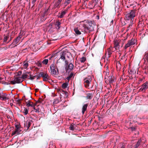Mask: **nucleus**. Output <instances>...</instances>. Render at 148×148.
<instances>
[{
	"label": "nucleus",
	"mask_w": 148,
	"mask_h": 148,
	"mask_svg": "<svg viewBox=\"0 0 148 148\" xmlns=\"http://www.w3.org/2000/svg\"><path fill=\"white\" fill-rule=\"evenodd\" d=\"M38 90H39V89H38V88L35 89V91H36V92H37V91H38Z\"/></svg>",
	"instance_id": "obj_55"
},
{
	"label": "nucleus",
	"mask_w": 148,
	"mask_h": 148,
	"mask_svg": "<svg viewBox=\"0 0 148 148\" xmlns=\"http://www.w3.org/2000/svg\"><path fill=\"white\" fill-rule=\"evenodd\" d=\"M108 81L110 84H112L115 81V77L113 76H109L108 77Z\"/></svg>",
	"instance_id": "obj_13"
},
{
	"label": "nucleus",
	"mask_w": 148,
	"mask_h": 148,
	"mask_svg": "<svg viewBox=\"0 0 148 148\" xmlns=\"http://www.w3.org/2000/svg\"><path fill=\"white\" fill-rule=\"evenodd\" d=\"M16 0H13L12 1V3H14Z\"/></svg>",
	"instance_id": "obj_56"
},
{
	"label": "nucleus",
	"mask_w": 148,
	"mask_h": 148,
	"mask_svg": "<svg viewBox=\"0 0 148 148\" xmlns=\"http://www.w3.org/2000/svg\"><path fill=\"white\" fill-rule=\"evenodd\" d=\"M114 47L116 49H117L119 46V43L117 41H115L114 43Z\"/></svg>",
	"instance_id": "obj_25"
},
{
	"label": "nucleus",
	"mask_w": 148,
	"mask_h": 148,
	"mask_svg": "<svg viewBox=\"0 0 148 148\" xmlns=\"http://www.w3.org/2000/svg\"><path fill=\"white\" fill-rule=\"evenodd\" d=\"M73 73H70L68 77H66V79L67 80L69 81L70 79L73 76Z\"/></svg>",
	"instance_id": "obj_29"
},
{
	"label": "nucleus",
	"mask_w": 148,
	"mask_h": 148,
	"mask_svg": "<svg viewBox=\"0 0 148 148\" xmlns=\"http://www.w3.org/2000/svg\"><path fill=\"white\" fill-rule=\"evenodd\" d=\"M65 66H67L68 64V62L66 60H65Z\"/></svg>",
	"instance_id": "obj_45"
},
{
	"label": "nucleus",
	"mask_w": 148,
	"mask_h": 148,
	"mask_svg": "<svg viewBox=\"0 0 148 148\" xmlns=\"http://www.w3.org/2000/svg\"><path fill=\"white\" fill-rule=\"evenodd\" d=\"M66 13V12L65 11H63L61 13H59V14L60 15L58 16V17L60 18H63L64 16Z\"/></svg>",
	"instance_id": "obj_19"
},
{
	"label": "nucleus",
	"mask_w": 148,
	"mask_h": 148,
	"mask_svg": "<svg viewBox=\"0 0 148 148\" xmlns=\"http://www.w3.org/2000/svg\"><path fill=\"white\" fill-rule=\"evenodd\" d=\"M34 109L35 110V111L36 112H38V113L40 112V111L39 110V108H37V109H36L35 108H34Z\"/></svg>",
	"instance_id": "obj_38"
},
{
	"label": "nucleus",
	"mask_w": 148,
	"mask_h": 148,
	"mask_svg": "<svg viewBox=\"0 0 148 148\" xmlns=\"http://www.w3.org/2000/svg\"><path fill=\"white\" fill-rule=\"evenodd\" d=\"M21 130H20V128L18 129H15L14 131L12 132V135L13 136L16 134H21Z\"/></svg>",
	"instance_id": "obj_12"
},
{
	"label": "nucleus",
	"mask_w": 148,
	"mask_h": 148,
	"mask_svg": "<svg viewBox=\"0 0 148 148\" xmlns=\"http://www.w3.org/2000/svg\"><path fill=\"white\" fill-rule=\"evenodd\" d=\"M125 148V146L124 145H122L121 147V148Z\"/></svg>",
	"instance_id": "obj_54"
},
{
	"label": "nucleus",
	"mask_w": 148,
	"mask_h": 148,
	"mask_svg": "<svg viewBox=\"0 0 148 148\" xmlns=\"http://www.w3.org/2000/svg\"><path fill=\"white\" fill-rule=\"evenodd\" d=\"M73 65L72 63H70L67 66H65L66 72H69L71 71L73 68Z\"/></svg>",
	"instance_id": "obj_10"
},
{
	"label": "nucleus",
	"mask_w": 148,
	"mask_h": 148,
	"mask_svg": "<svg viewBox=\"0 0 148 148\" xmlns=\"http://www.w3.org/2000/svg\"><path fill=\"white\" fill-rule=\"evenodd\" d=\"M28 79H30L31 80H33L34 79V78H33L31 75H30L29 77H28Z\"/></svg>",
	"instance_id": "obj_42"
},
{
	"label": "nucleus",
	"mask_w": 148,
	"mask_h": 148,
	"mask_svg": "<svg viewBox=\"0 0 148 148\" xmlns=\"http://www.w3.org/2000/svg\"><path fill=\"white\" fill-rule=\"evenodd\" d=\"M128 98H129L128 96H127V97H126V99H128Z\"/></svg>",
	"instance_id": "obj_60"
},
{
	"label": "nucleus",
	"mask_w": 148,
	"mask_h": 148,
	"mask_svg": "<svg viewBox=\"0 0 148 148\" xmlns=\"http://www.w3.org/2000/svg\"><path fill=\"white\" fill-rule=\"evenodd\" d=\"M21 78H22L23 79H25L26 78V76L25 75V74H23L21 77Z\"/></svg>",
	"instance_id": "obj_43"
},
{
	"label": "nucleus",
	"mask_w": 148,
	"mask_h": 148,
	"mask_svg": "<svg viewBox=\"0 0 148 148\" xmlns=\"http://www.w3.org/2000/svg\"><path fill=\"white\" fill-rule=\"evenodd\" d=\"M48 27H50V29L52 28V23L49 24L48 25Z\"/></svg>",
	"instance_id": "obj_47"
},
{
	"label": "nucleus",
	"mask_w": 148,
	"mask_h": 148,
	"mask_svg": "<svg viewBox=\"0 0 148 148\" xmlns=\"http://www.w3.org/2000/svg\"><path fill=\"white\" fill-rule=\"evenodd\" d=\"M135 12L134 10H131L130 13L127 14L125 18L127 20H131V22H133V19L135 16Z\"/></svg>",
	"instance_id": "obj_2"
},
{
	"label": "nucleus",
	"mask_w": 148,
	"mask_h": 148,
	"mask_svg": "<svg viewBox=\"0 0 148 148\" xmlns=\"http://www.w3.org/2000/svg\"><path fill=\"white\" fill-rule=\"evenodd\" d=\"M21 37L22 36L21 35L17 37L16 38L13 40V42L9 46V47L12 48L16 46V44H17L18 42L20 40L21 38Z\"/></svg>",
	"instance_id": "obj_5"
},
{
	"label": "nucleus",
	"mask_w": 148,
	"mask_h": 148,
	"mask_svg": "<svg viewBox=\"0 0 148 148\" xmlns=\"http://www.w3.org/2000/svg\"><path fill=\"white\" fill-rule=\"evenodd\" d=\"M60 101V100L58 99H56L54 100L53 103L54 104H57Z\"/></svg>",
	"instance_id": "obj_35"
},
{
	"label": "nucleus",
	"mask_w": 148,
	"mask_h": 148,
	"mask_svg": "<svg viewBox=\"0 0 148 148\" xmlns=\"http://www.w3.org/2000/svg\"><path fill=\"white\" fill-rule=\"evenodd\" d=\"M94 25L91 21H85L84 23L83 24L84 31L86 32L90 33L94 30Z\"/></svg>",
	"instance_id": "obj_1"
},
{
	"label": "nucleus",
	"mask_w": 148,
	"mask_h": 148,
	"mask_svg": "<svg viewBox=\"0 0 148 148\" xmlns=\"http://www.w3.org/2000/svg\"><path fill=\"white\" fill-rule=\"evenodd\" d=\"M28 110L27 108H25L23 110V112L24 113L25 115H27L28 113Z\"/></svg>",
	"instance_id": "obj_32"
},
{
	"label": "nucleus",
	"mask_w": 148,
	"mask_h": 148,
	"mask_svg": "<svg viewBox=\"0 0 148 148\" xmlns=\"http://www.w3.org/2000/svg\"><path fill=\"white\" fill-rule=\"evenodd\" d=\"M132 131H134L136 130V128L135 127H131L130 128Z\"/></svg>",
	"instance_id": "obj_39"
},
{
	"label": "nucleus",
	"mask_w": 148,
	"mask_h": 148,
	"mask_svg": "<svg viewBox=\"0 0 148 148\" xmlns=\"http://www.w3.org/2000/svg\"><path fill=\"white\" fill-rule=\"evenodd\" d=\"M134 44V39H132L131 40H130L128 41L127 43L125 45L124 48L125 49H126L128 47Z\"/></svg>",
	"instance_id": "obj_9"
},
{
	"label": "nucleus",
	"mask_w": 148,
	"mask_h": 148,
	"mask_svg": "<svg viewBox=\"0 0 148 148\" xmlns=\"http://www.w3.org/2000/svg\"><path fill=\"white\" fill-rule=\"evenodd\" d=\"M75 125L73 124H71L69 127V129L72 130H74L75 129Z\"/></svg>",
	"instance_id": "obj_26"
},
{
	"label": "nucleus",
	"mask_w": 148,
	"mask_h": 148,
	"mask_svg": "<svg viewBox=\"0 0 148 148\" xmlns=\"http://www.w3.org/2000/svg\"><path fill=\"white\" fill-rule=\"evenodd\" d=\"M32 3L33 4H34L35 2L36 1V0H32Z\"/></svg>",
	"instance_id": "obj_50"
},
{
	"label": "nucleus",
	"mask_w": 148,
	"mask_h": 148,
	"mask_svg": "<svg viewBox=\"0 0 148 148\" xmlns=\"http://www.w3.org/2000/svg\"><path fill=\"white\" fill-rule=\"evenodd\" d=\"M43 75V72H40L39 74H38V75H37V76H36L37 79H38L41 77H42Z\"/></svg>",
	"instance_id": "obj_24"
},
{
	"label": "nucleus",
	"mask_w": 148,
	"mask_h": 148,
	"mask_svg": "<svg viewBox=\"0 0 148 148\" xmlns=\"http://www.w3.org/2000/svg\"><path fill=\"white\" fill-rule=\"evenodd\" d=\"M42 65V63L40 62H38V66L40 67Z\"/></svg>",
	"instance_id": "obj_48"
},
{
	"label": "nucleus",
	"mask_w": 148,
	"mask_h": 148,
	"mask_svg": "<svg viewBox=\"0 0 148 148\" xmlns=\"http://www.w3.org/2000/svg\"><path fill=\"white\" fill-rule=\"evenodd\" d=\"M141 142V139L139 140L137 142L136 144L134 146V148H137L140 145V143Z\"/></svg>",
	"instance_id": "obj_22"
},
{
	"label": "nucleus",
	"mask_w": 148,
	"mask_h": 148,
	"mask_svg": "<svg viewBox=\"0 0 148 148\" xmlns=\"http://www.w3.org/2000/svg\"><path fill=\"white\" fill-rule=\"evenodd\" d=\"M97 4L96 0H92L91 3L90 2L88 3V5L90 8H92Z\"/></svg>",
	"instance_id": "obj_11"
},
{
	"label": "nucleus",
	"mask_w": 148,
	"mask_h": 148,
	"mask_svg": "<svg viewBox=\"0 0 148 148\" xmlns=\"http://www.w3.org/2000/svg\"><path fill=\"white\" fill-rule=\"evenodd\" d=\"M108 55H110L112 54V53L110 51H108Z\"/></svg>",
	"instance_id": "obj_49"
},
{
	"label": "nucleus",
	"mask_w": 148,
	"mask_h": 148,
	"mask_svg": "<svg viewBox=\"0 0 148 148\" xmlns=\"http://www.w3.org/2000/svg\"><path fill=\"white\" fill-rule=\"evenodd\" d=\"M88 104L87 103L84 104L82 107V112L83 114H84L85 111L86 110L88 106Z\"/></svg>",
	"instance_id": "obj_15"
},
{
	"label": "nucleus",
	"mask_w": 148,
	"mask_h": 148,
	"mask_svg": "<svg viewBox=\"0 0 148 148\" xmlns=\"http://www.w3.org/2000/svg\"><path fill=\"white\" fill-rule=\"evenodd\" d=\"M62 91L64 93H64L65 95V96H67V94L68 93L67 92H65L63 90H62Z\"/></svg>",
	"instance_id": "obj_46"
},
{
	"label": "nucleus",
	"mask_w": 148,
	"mask_h": 148,
	"mask_svg": "<svg viewBox=\"0 0 148 148\" xmlns=\"http://www.w3.org/2000/svg\"><path fill=\"white\" fill-rule=\"evenodd\" d=\"M15 127L16 128L15 129H18L20 128V126L18 125H15Z\"/></svg>",
	"instance_id": "obj_44"
},
{
	"label": "nucleus",
	"mask_w": 148,
	"mask_h": 148,
	"mask_svg": "<svg viewBox=\"0 0 148 148\" xmlns=\"http://www.w3.org/2000/svg\"><path fill=\"white\" fill-rule=\"evenodd\" d=\"M48 62V59H45L42 62V63L43 64L46 65L47 64Z\"/></svg>",
	"instance_id": "obj_33"
},
{
	"label": "nucleus",
	"mask_w": 148,
	"mask_h": 148,
	"mask_svg": "<svg viewBox=\"0 0 148 148\" xmlns=\"http://www.w3.org/2000/svg\"><path fill=\"white\" fill-rule=\"evenodd\" d=\"M61 23L59 21H57L55 22V25L58 27L57 29H59L61 27Z\"/></svg>",
	"instance_id": "obj_18"
},
{
	"label": "nucleus",
	"mask_w": 148,
	"mask_h": 148,
	"mask_svg": "<svg viewBox=\"0 0 148 148\" xmlns=\"http://www.w3.org/2000/svg\"><path fill=\"white\" fill-rule=\"evenodd\" d=\"M110 55H108V59H107V60H108V58H110Z\"/></svg>",
	"instance_id": "obj_57"
},
{
	"label": "nucleus",
	"mask_w": 148,
	"mask_h": 148,
	"mask_svg": "<svg viewBox=\"0 0 148 148\" xmlns=\"http://www.w3.org/2000/svg\"><path fill=\"white\" fill-rule=\"evenodd\" d=\"M43 78V81H47L49 79V76L47 73L44 74L43 73V75L42 77Z\"/></svg>",
	"instance_id": "obj_14"
},
{
	"label": "nucleus",
	"mask_w": 148,
	"mask_h": 148,
	"mask_svg": "<svg viewBox=\"0 0 148 148\" xmlns=\"http://www.w3.org/2000/svg\"><path fill=\"white\" fill-rule=\"evenodd\" d=\"M8 97H7V95L5 93H3L0 91V99L2 101H5L8 99Z\"/></svg>",
	"instance_id": "obj_7"
},
{
	"label": "nucleus",
	"mask_w": 148,
	"mask_h": 148,
	"mask_svg": "<svg viewBox=\"0 0 148 148\" xmlns=\"http://www.w3.org/2000/svg\"><path fill=\"white\" fill-rule=\"evenodd\" d=\"M92 79L90 76H88V77L85 78L84 79V83L85 86L86 88H88L89 86L90 82H91Z\"/></svg>",
	"instance_id": "obj_6"
},
{
	"label": "nucleus",
	"mask_w": 148,
	"mask_h": 148,
	"mask_svg": "<svg viewBox=\"0 0 148 148\" xmlns=\"http://www.w3.org/2000/svg\"><path fill=\"white\" fill-rule=\"evenodd\" d=\"M74 30L75 34L77 35H79L81 34L79 30L77 28H74Z\"/></svg>",
	"instance_id": "obj_20"
},
{
	"label": "nucleus",
	"mask_w": 148,
	"mask_h": 148,
	"mask_svg": "<svg viewBox=\"0 0 148 148\" xmlns=\"http://www.w3.org/2000/svg\"><path fill=\"white\" fill-rule=\"evenodd\" d=\"M25 74V75L26 76V78H27V79H28V77H29V76H28V75H27V74Z\"/></svg>",
	"instance_id": "obj_51"
},
{
	"label": "nucleus",
	"mask_w": 148,
	"mask_h": 148,
	"mask_svg": "<svg viewBox=\"0 0 148 148\" xmlns=\"http://www.w3.org/2000/svg\"><path fill=\"white\" fill-rule=\"evenodd\" d=\"M86 60V58L84 57H82L80 59V61L81 62L84 63Z\"/></svg>",
	"instance_id": "obj_31"
},
{
	"label": "nucleus",
	"mask_w": 148,
	"mask_h": 148,
	"mask_svg": "<svg viewBox=\"0 0 148 148\" xmlns=\"http://www.w3.org/2000/svg\"><path fill=\"white\" fill-rule=\"evenodd\" d=\"M144 58L145 60H146V61L148 62V55L145 54L144 56Z\"/></svg>",
	"instance_id": "obj_37"
},
{
	"label": "nucleus",
	"mask_w": 148,
	"mask_h": 148,
	"mask_svg": "<svg viewBox=\"0 0 148 148\" xmlns=\"http://www.w3.org/2000/svg\"><path fill=\"white\" fill-rule=\"evenodd\" d=\"M23 1H24V0H20V1H21V3H22L23 2Z\"/></svg>",
	"instance_id": "obj_58"
},
{
	"label": "nucleus",
	"mask_w": 148,
	"mask_h": 148,
	"mask_svg": "<svg viewBox=\"0 0 148 148\" xmlns=\"http://www.w3.org/2000/svg\"><path fill=\"white\" fill-rule=\"evenodd\" d=\"M86 98L88 99H91L93 97V94L92 93H87L86 94Z\"/></svg>",
	"instance_id": "obj_16"
},
{
	"label": "nucleus",
	"mask_w": 148,
	"mask_h": 148,
	"mask_svg": "<svg viewBox=\"0 0 148 148\" xmlns=\"http://www.w3.org/2000/svg\"><path fill=\"white\" fill-rule=\"evenodd\" d=\"M62 0H58V1L57 2V3H56L55 5V6L56 8H59V5L61 1Z\"/></svg>",
	"instance_id": "obj_23"
},
{
	"label": "nucleus",
	"mask_w": 148,
	"mask_h": 148,
	"mask_svg": "<svg viewBox=\"0 0 148 148\" xmlns=\"http://www.w3.org/2000/svg\"><path fill=\"white\" fill-rule=\"evenodd\" d=\"M113 20H112V21H111V23H113Z\"/></svg>",
	"instance_id": "obj_63"
},
{
	"label": "nucleus",
	"mask_w": 148,
	"mask_h": 148,
	"mask_svg": "<svg viewBox=\"0 0 148 148\" xmlns=\"http://www.w3.org/2000/svg\"><path fill=\"white\" fill-rule=\"evenodd\" d=\"M50 70L51 74L53 75H57L58 74V68L55 66L53 64H52L50 66Z\"/></svg>",
	"instance_id": "obj_3"
},
{
	"label": "nucleus",
	"mask_w": 148,
	"mask_h": 148,
	"mask_svg": "<svg viewBox=\"0 0 148 148\" xmlns=\"http://www.w3.org/2000/svg\"><path fill=\"white\" fill-rule=\"evenodd\" d=\"M33 78H34V79H35V77H36V76H32Z\"/></svg>",
	"instance_id": "obj_59"
},
{
	"label": "nucleus",
	"mask_w": 148,
	"mask_h": 148,
	"mask_svg": "<svg viewBox=\"0 0 148 148\" xmlns=\"http://www.w3.org/2000/svg\"><path fill=\"white\" fill-rule=\"evenodd\" d=\"M31 125V123L29 121H28L26 123V126L27 127V129H29Z\"/></svg>",
	"instance_id": "obj_34"
},
{
	"label": "nucleus",
	"mask_w": 148,
	"mask_h": 148,
	"mask_svg": "<svg viewBox=\"0 0 148 148\" xmlns=\"http://www.w3.org/2000/svg\"><path fill=\"white\" fill-rule=\"evenodd\" d=\"M26 106L27 107H33L34 106L33 105V103L29 100L27 102H26Z\"/></svg>",
	"instance_id": "obj_17"
},
{
	"label": "nucleus",
	"mask_w": 148,
	"mask_h": 148,
	"mask_svg": "<svg viewBox=\"0 0 148 148\" xmlns=\"http://www.w3.org/2000/svg\"><path fill=\"white\" fill-rule=\"evenodd\" d=\"M22 80L21 79V77H15L14 79V80L11 81L10 82V83H8L5 82V84L8 85L10 84H19L22 82Z\"/></svg>",
	"instance_id": "obj_4"
},
{
	"label": "nucleus",
	"mask_w": 148,
	"mask_h": 148,
	"mask_svg": "<svg viewBox=\"0 0 148 148\" xmlns=\"http://www.w3.org/2000/svg\"><path fill=\"white\" fill-rule=\"evenodd\" d=\"M9 38V36H4L3 38V42L5 43H6L7 42V41L8 40Z\"/></svg>",
	"instance_id": "obj_27"
},
{
	"label": "nucleus",
	"mask_w": 148,
	"mask_h": 148,
	"mask_svg": "<svg viewBox=\"0 0 148 148\" xmlns=\"http://www.w3.org/2000/svg\"><path fill=\"white\" fill-rule=\"evenodd\" d=\"M25 74H29L30 75H31V73L30 72H25Z\"/></svg>",
	"instance_id": "obj_52"
},
{
	"label": "nucleus",
	"mask_w": 148,
	"mask_h": 148,
	"mask_svg": "<svg viewBox=\"0 0 148 148\" xmlns=\"http://www.w3.org/2000/svg\"><path fill=\"white\" fill-rule=\"evenodd\" d=\"M148 88V82H146L144 83L139 89L140 91L145 92Z\"/></svg>",
	"instance_id": "obj_8"
},
{
	"label": "nucleus",
	"mask_w": 148,
	"mask_h": 148,
	"mask_svg": "<svg viewBox=\"0 0 148 148\" xmlns=\"http://www.w3.org/2000/svg\"><path fill=\"white\" fill-rule=\"evenodd\" d=\"M68 86V84L67 83H64L62 84V87L63 88H66Z\"/></svg>",
	"instance_id": "obj_28"
},
{
	"label": "nucleus",
	"mask_w": 148,
	"mask_h": 148,
	"mask_svg": "<svg viewBox=\"0 0 148 148\" xmlns=\"http://www.w3.org/2000/svg\"><path fill=\"white\" fill-rule=\"evenodd\" d=\"M97 19H99V16H97Z\"/></svg>",
	"instance_id": "obj_62"
},
{
	"label": "nucleus",
	"mask_w": 148,
	"mask_h": 148,
	"mask_svg": "<svg viewBox=\"0 0 148 148\" xmlns=\"http://www.w3.org/2000/svg\"><path fill=\"white\" fill-rule=\"evenodd\" d=\"M43 100L41 99H40L37 101V102L38 103H42V102Z\"/></svg>",
	"instance_id": "obj_41"
},
{
	"label": "nucleus",
	"mask_w": 148,
	"mask_h": 148,
	"mask_svg": "<svg viewBox=\"0 0 148 148\" xmlns=\"http://www.w3.org/2000/svg\"><path fill=\"white\" fill-rule=\"evenodd\" d=\"M28 63L26 62L24 64L23 66L24 67L27 68L28 66Z\"/></svg>",
	"instance_id": "obj_40"
},
{
	"label": "nucleus",
	"mask_w": 148,
	"mask_h": 148,
	"mask_svg": "<svg viewBox=\"0 0 148 148\" xmlns=\"http://www.w3.org/2000/svg\"><path fill=\"white\" fill-rule=\"evenodd\" d=\"M12 37H10V39L9 40V41H8V42H7V43H9V42H10V41L11 40V39H12Z\"/></svg>",
	"instance_id": "obj_53"
},
{
	"label": "nucleus",
	"mask_w": 148,
	"mask_h": 148,
	"mask_svg": "<svg viewBox=\"0 0 148 148\" xmlns=\"http://www.w3.org/2000/svg\"><path fill=\"white\" fill-rule=\"evenodd\" d=\"M45 14H43L42 16L41 17L40 19L42 21H45L46 19V18H45Z\"/></svg>",
	"instance_id": "obj_30"
},
{
	"label": "nucleus",
	"mask_w": 148,
	"mask_h": 148,
	"mask_svg": "<svg viewBox=\"0 0 148 148\" xmlns=\"http://www.w3.org/2000/svg\"><path fill=\"white\" fill-rule=\"evenodd\" d=\"M129 26H132V24L131 23H130V24H129Z\"/></svg>",
	"instance_id": "obj_61"
},
{
	"label": "nucleus",
	"mask_w": 148,
	"mask_h": 148,
	"mask_svg": "<svg viewBox=\"0 0 148 148\" xmlns=\"http://www.w3.org/2000/svg\"><path fill=\"white\" fill-rule=\"evenodd\" d=\"M52 56H51L50 58H49V60H50L51 59V58H52Z\"/></svg>",
	"instance_id": "obj_64"
},
{
	"label": "nucleus",
	"mask_w": 148,
	"mask_h": 148,
	"mask_svg": "<svg viewBox=\"0 0 148 148\" xmlns=\"http://www.w3.org/2000/svg\"><path fill=\"white\" fill-rule=\"evenodd\" d=\"M120 8L119 6H116L115 7V10L116 12H118Z\"/></svg>",
	"instance_id": "obj_36"
},
{
	"label": "nucleus",
	"mask_w": 148,
	"mask_h": 148,
	"mask_svg": "<svg viewBox=\"0 0 148 148\" xmlns=\"http://www.w3.org/2000/svg\"><path fill=\"white\" fill-rule=\"evenodd\" d=\"M65 53L64 52H62V54L61 55V56L60 59H61L63 60V61H64L65 60Z\"/></svg>",
	"instance_id": "obj_21"
}]
</instances>
